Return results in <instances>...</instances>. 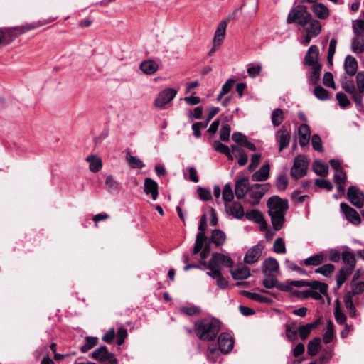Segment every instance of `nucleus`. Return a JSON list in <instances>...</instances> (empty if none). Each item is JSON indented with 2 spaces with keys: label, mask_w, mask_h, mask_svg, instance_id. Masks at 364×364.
Wrapping results in <instances>:
<instances>
[{
  "label": "nucleus",
  "mask_w": 364,
  "mask_h": 364,
  "mask_svg": "<svg viewBox=\"0 0 364 364\" xmlns=\"http://www.w3.org/2000/svg\"><path fill=\"white\" fill-rule=\"evenodd\" d=\"M267 207L273 228L277 231L281 230L285 222L286 212L289 208L288 201L277 196H273L268 199Z\"/></svg>",
  "instance_id": "nucleus-1"
},
{
  "label": "nucleus",
  "mask_w": 364,
  "mask_h": 364,
  "mask_svg": "<svg viewBox=\"0 0 364 364\" xmlns=\"http://www.w3.org/2000/svg\"><path fill=\"white\" fill-rule=\"evenodd\" d=\"M220 329V322L214 318H205L196 321L194 331L198 338L202 341L214 340Z\"/></svg>",
  "instance_id": "nucleus-2"
},
{
  "label": "nucleus",
  "mask_w": 364,
  "mask_h": 364,
  "mask_svg": "<svg viewBox=\"0 0 364 364\" xmlns=\"http://www.w3.org/2000/svg\"><path fill=\"white\" fill-rule=\"evenodd\" d=\"M311 16V14L304 7L297 6L289 14L287 23L289 24L296 23L304 27L308 25Z\"/></svg>",
  "instance_id": "nucleus-3"
},
{
  "label": "nucleus",
  "mask_w": 364,
  "mask_h": 364,
  "mask_svg": "<svg viewBox=\"0 0 364 364\" xmlns=\"http://www.w3.org/2000/svg\"><path fill=\"white\" fill-rule=\"evenodd\" d=\"M35 26L26 25L23 26H18L14 28H7L0 30L1 40L5 43H9L19 35L25 32L35 28Z\"/></svg>",
  "instance_id": "nucleus-4"
},
{
  "label": "nucleus",
  "mask_w": 364,
  "mask_h": 364,
  "mask_svg": "<svg viewBox=\"0 0 364 364\" xmlns=\"http://www.w3.org/2000/svg\"><path fill=\"white\" fill-rule=\"evenodd\" d=\"M308 161L303 155L297 156L291 169V176L295 179L304 177L307 172Z\"/></svg>",
  "instance_id": "nucleus-5"
},
{
  "label": "nucleus",
  "mask_w": 364,
  "mask_h": 364,
  "mask_svg": "<svg viewBox=\"0 0 364 364\" xmlns=\"http://www.w3.org/2000/svg\"><path fill=\"white\" fill-rule=\"evenodd\" d=\"M177 90L173 88H166L161 91L154 102V106L160 109H164L166 105L169 103L176 95Z\"/></svg>",
  "instance_id": "nucleus-6"
},
{
  "label": "nucleus",
  "mask_w": 364,
  "mask_h": 364,
  "mask_svg": "<svg viewBox=\"0 0 364 364\" xmlns=\"http://www.w3.org/2000/svg\"><path fill=\"white\" fill-rule=\"evenodd\" d=\"M308 287H310L311 298L315 300L322 299V295H326L328 285L318 281L310 282Z\"/></svg>",
  "instance_id": "nucleus-7"
},
{
  "label": "nucleus",
  "mask_w": 364,
  "mask_h": 364,
  "mask_svg": "<svg viewBox=\"0 0 364 364\" xmlns=\"http://www.w3.org/2000/svg\"><path fill=\"white\" fill-rule=\"evenodd\" d=\"M348 198L350 203L358 208L364 205V194L355 186H350L348 190Z\"/></svg>",
  "instance_id": "nucleus-8"
},
{
  "label": "nucleus",
  "mask_w": 364,
  "mask_h": 364,
  "mask_svg": "<svg viewBox=\"0 0 364 364\" xmlns=\"http://www.w3.org/2000/svg\"><path fill=\"white\" fill-rule=\"evenodd\" d=\"M218 345L221 353L227 354L233 348L234 341L229 333H223L218 337Z\"/></svg>",
  "instance_id": "nucleus-9"
},
{
  "label": "nucleus",
  "mask_w": 364,
  "mask_h": 364,
  "mask_svg": "<svg viewBox=\"0 0 364 364\" xmlns=\"http://www.w3.org/2000/svg\"><path fill=\"white\" fill-rule=\"evenodd\" d=\"M263 249L264 246H262L260 243L253 246L245 254L244 262L249 264L257 262L262 255Z\"/></svg>",
  "instance_id": "nucleus-10"
},
{
  "label": "nucleus",
  "mask_w": 364,
  "mask_h": 364,
  "mask_svg": "<svg viewBox=\"0 0 364 364\" xmlns=\"http://www.w3.org/2000/svg\"><path fill=\"white\" fill-rule=\"evenodd\" d=\"M340 207L345 213L346 219L354 225H358L361 222L359 213L353 208L345 203H341Z\"/></svg>",
  "instance_id": "nucleus-11"
},
{
  "label": "nucleus",
  "mask_w": 364,
  "mask_h": 364,
  "mask_svg": "<svg viewBox=\"0 0 364 364\" xmlns=\"http://www.w3.org/2000/svg\"><path fill=\"white\" fill-rule=\"evenodd\" d=\"M249 180L247 177H242L235 183V192L237 198L242 199L249 191Z\"/></svg>",
  "instance_id": "nucleus-12"
},
{
  "label": "nucleus",
  "mask_w": 364,
  "mask_h": 364,
  "mask_svg": "<svg viewBox=\"0 0 364 364\" xmlns=\"http://www.w3.org/2000/svg\"><path fill=\"white\" fill-rule=\"evenodd\" d=\"M209 262H213V264H216L218 267H220L221 265H224L227 267H231L234 263L232 259L229 256L220 253L213 254L212 257Z\"/></svg>",
  "instance_id": "nucleus-13"
},
{
  "label": "nucleus",
  "mask_w": 364,
  "mask_h": 364,
  "mask_svg": "<svg viewBox=\"0 0 364 364\" xmlns=\"http://www.w3.org/2000/svg\"><path fill=\"white\" fill-rule=\"evenodd\" d=\"M158 183L150 178H146L144 183V191L146 195L151 194V198L154 200H156L159 192H158Z\"/></svg>",
  "instance_id": "nucleus-14"
},
{
  "label": "nucleus",
  "mask_w": 364,
  "mask_h": 364,
  "mask_svg": "<svg viewBox=\"0 0 364 364\" xmlns=\"http://www.w3.org/2000/svg\"><path fill=\"white\" fill-rule=\"evenodd\" d=\"M276 139L279 145V151H282L289 144L290 134L286 129H281L276 133Z\"/></svg>",
  "instance_id": "nucleus-15"
},
{
  "label": "nucleus",
  "mask_w": 364,
  "mask_h": 364,
  "mask_svg": "<svg viewBox=\"0 0 364 364\" xmlns=\"http://www.w3.org/2000/svg\"><path fill=\"white\" fill-rule=\"evenodd\" d=\"M262 267L264 274L271 276L279 271V263L274 258L269 257L263 262Z\"/></svg>",
  "instance_id": "nucleus-16"
},
{
  "label": "nucleus",
  "mask_w": 364,
  "mask_h": 364,
  "mask_svg": "<svg viewBox=\"0 0 364 364\" xmlns=\"http://www.w3.org/2000/svg\"><path fill=\"white\" fill-rule=\"evenodd\" d=\"M246 218L250 220L259 224L260 230L264 231L267 229V224L264 221L263 215L258 210H252L246 212Z\"/></svg>",
  "instance_id": "nucleus-17"
},
{
  "label": "nucleus",
  "mask_w": 364,
  "mask_h": 364,
  "mask_svg": "<svg viewBox=\"0 0 364 364\" xmlns=\"http://www.w3.org/2000/svg\"><path fill=\"white\" fill-rule=\"evenodd\" d=\"M344 68L348 75L354 76L358 68L356 59L352 55H347L344 61Z\"/></svg>",
  "instance_id": "nucleus-18"
},
{
  "label": "nucleus",
  "mask_w": 364,
  "mask_h": 364,
  "mask_svg": "<svg viewBox=\"0 0 364 364\" xmlns=\"http://www.w3.org/2000/svg\"><path fill=\"white\" fill-rule=\"evenodd\" d=\"M262 185L255 184L252 186L250 193L249 203L253 205H258L264 196V191L261 189Z\"/></svg>",
  "instance_id": "nucleus-19"
},
{
  "label": "nucleus",
  "mask_w": 364,
  "mask_h": 364,
  "mask_svg": "<svg viewBox=\"0 0 364 364\" xmlns=\"http://www.w3.org/2000/svg\"><path fill=\"white\" fill-rule=\"evenodd\" d=\"M306 33L311 34V36H317L319 35L321 31V23L311 17V20L308 23V25L303 27Z\"/></svg>",
  "instance_id": "nucleus-20"
},
{
  "label": "nucleus",
  "mask_w": 364,
  "mask_h": 364,
  "mask_svg": "<svg viewBox=\"0 0 364 364\" xmlns=\"http://www.w3.org/2000/svg\"><path fill=\"white\" fill-rule=\"evenodd\" d=\"M341 259L346 265V269L353 272L356 265V259L354 252L350 251H344L341 254Z\"/></svg>",
  "instance_id": "nucleus-21"
},
{
  "label": "nucleus",
  "mask_w": 364,
  "mask_h": 364,
  "mask_svg": "<svg viewBox=\"0 0 364 364\" xmlns=\"http://www.w3.org/2000/svg\"><path fill=\"white\" fill-rule=\"evenodd\" d=\"M318 48L316 46H311L306 55H305V63L308 65L313 66L316 65H318Z\"/></svg>",
  "instance_id": "nucleus-22"
},
{
  "label": "nucleus",
  "mask_w": 364,
  "mask_h": 364,
  "mask_svg": "<svg viewBox=\"0 0 364 364\" xmlns=\"http://www.w3.org/2000/svg\"><path fill=\"white\" fill-rule=\"evenodd\" d=\"M85 161L89 163V169L92 173H97L102 168V161L96 155L87 156Z\"/></svg>",
  "instance_id": "nucleus-23"
},
{
  "label": "nucleus",
  "mask_w": 364,
  "mask_h": 364,
  "mask_svg": "<svg viewBox=\"0 0 364 364\" xmlns=\"http://www.w3.org/2000/svg\"><path fill=\"white\" fill-rule=\"evenodd\" d=\"M351 50L357 55L364 53V35L355 36L352 39Z\"/></svg>",
  "instance_id": "nucleus-24"
},
{
  "label": "nucleus",
  "mask_w": 364,
  "mask_h": 364,
  "mask_svg": "<svg viewBox=\"0 0 364 364\" xmlns=\"http://www.w3.org/2000/svg\"><path fill=\"white\" fill-rule=\"evenodd\" d=\"M311 9L319 19H326L329 16V10L323 4L316 2L313 4Z\"/></svg>",
  "instance_id": "nucleus-25"
},
{
  "label": "nucleus",
  "mask_w": 364,
  "mask_h": 364,
  "mask_svg": "<svg viewBox=\"0 0 364 364\" xmlns=\"http://www.w3.org/2000/svg\"><path fill=\"white\" fill-rule=\"evenodd\" d=\"M140 69L146 75H152L159 70V65L152 60H146L141 63Z\"/></svg>",
  "instance_id": "nucleus-26"
},
{
  "label": "nucleus",
  "mask_w": 364,
  "mask_h": 364,
  "mask_svg": "<svg viewBox=\"0 0 364 364\" xmlns=\"http://www.w3.org/2000/svg\"><path fill=\"white\" fill-rule=\"evenodd\" d=\"M310 128L306 124H301L299 128V144L304 146L308 144L310 139Z\"/></svg>",
  "instance_id": "nucleus-27"
},
{
  "label": "nucleus",
  "mask_w": 364,
  "mask_h": 364,
  "mask_svg": "<svg viewBox=\"0 0 364 364\" xmlns=\"http://www.w3.org/2000/svg\"><path fill=\"white\" fill-rule=\"evenodd\" d=\"M270 167L269 164L263 165L252 176L254 181H264L269 178Z\"/></svg>",
  "instance_id": "nucleus-28"
},
{
  "label": "nucleus",
  "mask_w": 364,
  "mask_h": 364,
  "mask_svg": "<svg viewBox=\"0 0 364 364\" xmlns=\"http://www.w3.org/2000/svg\"><path fill=\"white\" fill-rule=\"evenodd\" d=\"M227 28V23L225 21H222L218 24L217 29L215 33L213 43H215L216 44H222L225 36V31Z\"/></svg>",
  "instance_id": "nucleus-29"
},
{
  "label": "nucleus",
  "mask_w": 364,
  "mask_h": 364,
  "mask_svg": "<svg viewBox=\"0 0 364 364\" xmlns=\"http://www.w3.org/2000/svg\"><path fill=\"white\" fill-rule=\"evenodd\" d=\"M326 260V255L323 253L320 252L304 259V264L306 266H318L322 264Z\"/></svg>",
  "instance_id": "nucleus-30"
},
{
  "label": "nucleus",
  "mask_w": 364,
  "mask_h": 364,
  "mask_svg": "<svg viewBox=\"0 0 364 364\" xmlns=\"http://www.w3.org/2000/svg\"><path fill=\"white\" fill-rule=\"evenodd\" d=\"M334 180L337 185L338 190L341 193L344 192L346 174L343 169L338 170L334 173Z\"/></svg>",
  "instance_id": "nucleus-31"
},
{
  "label": "nucleus",
  "mask_w": 364,
  "mask_h": 364,
  "mask_svg": "<svg viewBox=\"0 0 364 364\" xmlns=\"http://www.w3.org/2000/svg\"><path fill=\"white\" fill-rule=\"evenodd\" d=\"M321 340L318 337H316L309 341L307 346V353L311 356L316 355L321 348Z\"/></svg>",
  "instance_id": "nucleus-32"
},
{
  "label": "nucleus",
  "mask_w": 364,
  "mask_h": 364,
  "mask_svg": "<svg viewBox=\"0 0 364 364\" xmlns=\"http://www.w3.org/2000/svg\"><path fill=\"white\" fill-rule=\"evenodd\" d=\"M226 240V235L224 232H223L220 230L215 229L213 231L212 235H211V241L216 245V246H221L223 245Z\"/></svg>",
  "instance_id": "nucleus-33"
},
{
  "label": "nucleus",
  "mask_w": 364,
  "mask_h": 364,
  "mask_svg": "<svg viewBox=\"0 0 364 364\" xmlns=\"http://www.w3.org/2000/svg\"><path fill=\"white\" fill-rule=\"evenodd\" d=\"M341 83L343 89L349 94L354 93L356 90L353 80L346 75L341 77Z\"/></svg>",
  "instance_id": "nucleus-34"
},
{
  "label": "nucleus",
  "mask_w": 364,
  "mask_h": 364,
  "mask_svg": "<svg viewBox=\"0 0 364 364\" xmlns=\"http://www.w3.org/2000/svg\"><path fill=\"white\" fill-rule=\"evenodd\" d=\"M231 274L235 279H245L250 276V270L247 267H242L241 268L231 271Z\"/></svg>",
  "instance_id": "nucleus-35"
},
{
  "label": "nucleus",
  "mask_w": 364,
  "mask_h": 364,
  "mask_svg": "<svg viewBox=\"0 0 364 364\" xmlns=\"http://www.w3.org/2000/svg\"><path fill=\"white\" fill-rule=\"evenodd\" d=\"M313 169L314 172L321 176H326L328 172V166L327 164L321 161H316L313 164Z\"/></svg>",
  "instance_id": "nucleus-36"
},
{
  "label": "nucleus",
  "mask_w": 364,
  "mask_h": 364,
  "mask_svg": "<svg viewBox=\"0 0 364 364\" xmlns=\"http://www.w3.org/2000/svg\"><path fill=\"white\" fill-rule=\"evenodd\" d=\"M229 211L237 218H242L245 215L242 205L237 202H235L229 207Z\"/></svg>",
  "instance_id": "nucleus-37"
},
{
  "label": "nucleus",
  "mask_w": 364,
  "mask_h": 364,
  "mask_svg": "<svg viewBox=\"0 0 364 364\" xmlns=\"http://www.w3.org/2000/svg\"><path fill=\"white\" fill-rule=\"evenodd\" d=\"M284 119V112L281 109L273 110L272 114V122L274 127H279Z\"/></svg>",
  "instance_id": "nucleus-38"
},
{
  "label": "nucleus",
  "mask_w": 364,
  "mask_h": 364,
  "mask_svg": "<svg viewBox=\"0 0 364 364\" xmlns=\"http://www.w3.org/2000/svg\"><path fill=\"white\" fill-rule=\"evenodd\" d=\"M98 341L97 337L87 336L85 338V343L80 347V350L82 353H86L89 350L95 347Z\"/></svg>",
  "instance_id": "nucleus-39"
},
{
  "label": "nucleus",
  "mask_w": 364,
  "mask_h": 364,
  "mask_svg": "<svg viewBox=\"0 0 364 364\" xmlns=\"http://www.w3.org/2000/svg\"><path fill=\"white\" fill-rule=\"evenodd\" d=\"M126 159L132 168H142L145 166V164L140 159L130 155L129 153L127 154Z\"/></svg>",
  "instance_id": "nucleus-40"
},
{
  "label": "nucleus",
  "mask_w": 364,
  "mask_h": 364,
  "mask_svg": "<svg viewBox=\"0 0 364 364\" xmlns=\"http://www.w3.org/2000/svg\"><path fill=\"white\" fill-rule=\"evenodd\" d=\"M204 232H198L196 235L195 246L193 250L194 255L198 254L203 248V243L206 240Z\"/></svg>",
  "instance_id": "nucleus-41"
},
{
  "label": "nucleus",
  "mask_w": 364,
  "mask_h": 364,
  "mask_svg": "<svg viewBox=\"0 0 364 364\" xmlns=\"http://www.w3.org/2000/svg\"><path fill=\"white\" fill-rule=\"evenodd\" d=\"M334 338V329H333V323L328 321L327 322L326 331L323 334V341L326 343H331Z\"/></svg>",
  "instance_id": "nucleus-42"
},
{
  "label": "nucleus",
  "mask_w": 364,
  "mask_h": 364,
  "mask_svg": "<svg viewBox=\"0 0 364 364\" xmlns=\"http://www.w3.org/2000/svg\"><path fill=\"white\" fill-rule=\"evenodd\" d=\"M352 273L353 272L350 270L344 267L341 268L336 277L338 287H340Z\"/></svg>",
  "instance_id": "nucleus-43"
},
{
  "label": "nucleus",
  "mask_w": 364,
  "mask_h": 364,
  "mask_svg": "<svg viewBox=\"0 0 364 364\" xmlns=\"http://www.w3.org/2000/svg\"><path fill=\"white\" fill-rule=\"evenodd\" d=\"M321 65L320 64L311 66L309 79L311 83L316 84L320 79Z\"/></svg>",
  "instance_id": "nucleus-44"
},
{
  "label": "nucleus",
  "mask_w": 364,
  "mask_h": 364,
  "mask_svg": "<svg viewBox=\"0 0 364 364\" xmlns=\"http://www.w3.org/2000/svg\"><path fill=\"white\" fill-rule=\"evenodd\" d=\"M119 187V183L111 175L107 176L105 182V189L108 192L117 190Z\"/></svg>",
  "instance_id": "nucleus-45"
},
{
  "label": "nucleus",
  "mask_w": 364,
  "mask_h": 364,
  "mask_svg": "<svg viewBox=\"0 0 364 364\" xmlns=\"http://www.w3.org/2000/svg\"><path fill=\"white\" fill-rule=\"evenodd\" d=\"M243 294L247 297L248 299L260 302V303H268L270 301V299L267 297H265L262 295H260L257 293L244 291Z\"/></svg>",
  "instance_id": "nucleus-46"
},
{
  "label": "nucleus",
  "mask_w": 364,
  "mask_h": 364,
  "mask_svg": "<svg viewBox=\"0 0 364 364\" xmlns=\"http://www.w3.org/2000/svg\"><path fill=\"white\" fill-rule=\"evenodd\" d=\"M273 250L277 254H284L287 251L284 240L282 237L275 240L273 245Z\"/></svg>",
  "instance_id": "nucleus-47"
},
{
  "label": "nucleus",
  "mask_w": 364,
  "mask_h": 364,
  "mask_svg": "<svg viewBox=\"0 0 364 364\" xmlns=\"http://www.w3.org/2000/svg\"><path fill=\"white\" fill-rule=\"evenodd\" d=\"M335 270V267L331 264H326L315 269L316 273H319L323 276H330Z\"/></svg>",
  "instance_id": "nucleus-48"
},
{
  "label": "nucleus",
  "mask_w": 364,
  "mask_h": 364,
  "mask_svg": "<svg viewBox=\"0 0 364 364\" xmlns=\"http://www.w3.org/2000/svg\"><path fill=\"white\" fill-rule=\"evenodd\" d=\"M234 198L232 187L230 183L225 185L223 191V199L225 202H231Z\"/></svg>",
  "instance_id": "nucleus-49"
},
{
  "label": "nucleus",
  "mask_w": 364,
  "mask_h": 364,
  "mask_svg": "<svg viewBox=\"0 0 364 364\" xmlns=\"http://www.w3.org/2000/svg\"><path fill=\"white\" fill-rule=\"evenodd\" d=\"M231 127L229 124H223L220 131V139L223 141H228L230 140Z\"/></svg>",
  "instance_id": "nucleus-50"
},
{
  "label": "nucleus",
  "mask_w": 364,
  "mask_h": 364,
  "mask_svg": "<svg viewBox=\"0 0 364 364\" xmlns=\"http://www.w3.org/2000/svg\"><path fill=\"white\" fill-rule=\"evenodd\" d=\"M289 184V180L286 175H280L276 180V186L279 191H284Z\"/></svg>",
  "instance_id": "nucleus-51"
},
{
  "label": "nucleus",
  "mask_w": 364,
  "mask_h": 364,
  "mask_svg": "<svg viewBox=\"0 0 364 364\" xmlns=\"http://www.w3.org/2000/svg\"><path fill=\"white\" fill-rule=\"evenodd\" d=\"M312 329L308 324L300 326L298 328V334L300 338L305 341L310 335Z\"/></svg>",
  "instance_id": "nucleus-52"
},
{
  "label": "nucleus",
  "mask_w": 364,
  "mask_h": 364,
  "mask_svg": "<svg viewBox=\"0 0 364 364\" xmlns=\"http://www.w3.org/2000/svg\"><path fill=\"white\" fill-rule=\"evenodd\" d=\"M314 93L315 96L321 100H326L329 97L328 92L321 86H316Z\"/></svg>",
  "instance_id": "nucleus-53"
},
{
  "label": "nucleus",
  "mask_w": 364,
  "mask_h": 364,
  "mask_svg": "<svg viewBox=\"0 0 364 364\" xmlns=\"http://www.w3.org/2000/svg\"><path fill=\"white\" fill-rule=\"evenodd\" d=\"M298 330L294 328L293 324L286 325V336L290 341H294L297 338Z\"/></svg>",
  "instance_id": "nucleus-54"
},
{
  "label": "nucleus",
  "mask_w": 364,
  "mask_h": 364,
  "mask_svg": "<svg viewBox=\"0 0 364 364\" xmlns=\"http://www.w3.org/2000/svg\"><path fill=\"white\" fill-rule=\"evenodd\" d=\"M208 268L211 272H207V274L213 278L218 279L221 275V267L213 264V262H208Z\"/></svg>",
  "instance_id": "nucleus-55"
},
{
  "label": "nucleus",
  "mask_w": 364,
  "mask_h": 364,
  "mask_svg": "<svg viewBox=\"0 0 364 364\" xmlns=\"http://www.w3.org/2000/svg\"><path fill=\"white\" fill-rule=\"evenodd\" d=\"M351 294L359 295L364 291V282H352L351 284Z\"/></svg>",
  "instance_id": "nucleus-56"
},
{
  "label": "nucleus",
  "mask_w": 364,
  "mask_h": 364,
  "mask_svg": "<svg viewBox=\"0 0 364 364\" xmlns=\"http://www.w3.org/2000/svg\"><path fill=\"white\" fill-rule=\"evenodd\" d=\"M323 83L326 87L336 89L333 74L330 72L325 73L323 78Z\"/></svg>",
  "instance_id": "nucleus-57"
},
{
  "label": "nucleus",
  "mask_w": 364,
  "mask_h": 364,
  "mask_svg": "<svg viewBox=\"0 0 364 364\" xmlns=\"http://www.w3.org/2000/svg\"><path fill=\"white\" fill-rule=\"evenodd\" d=\"M311 144L314 149L322 152L323 151L321 137L318 134H314L311 137Z\"/></svg>",
  "instance_id": "nucleus-58"
},
{
  "label": "nucleus",
  "mask_w": 364,
  "mask_h": 364,
  "mask_svg": "<svg viewBox=\"0 0 364 364\" xmlns=\"http://www.w3.org/2000/svg\"><path fill=\"white\" fill-rule=\"evenodd\" d=\"M353 30L355 36H358L359 35H363L364 32V21L363 20H357L353 26Z\"/></svg>",
  "instance_id": "nucleus-59"
},
{
  "label": "nucleus",
  "mask_w": 364,
  "mask_h": 364,
  "mask_svg": "<svg viewBox=\"0 0 364 364\" xmlns=\"http://www.w3.org/2000/svg\"><path fill=\"white\" fill-rule=\"evenodd\" d=\"M338 104L342 107H346L350 105V101L346 94L343 92H338L336 95Z\"/></svg>",
  "instance_id": "nucleus-60"
},
{
  "label": "nucleus",
  "mask_w": 364,
  "mask_h": 364,
  "mask_svg": "<svg viewBox=\"0 0 364 364\" xmlns=\"http://www.w3.org/2000/svg\"><path fill=\"white\" fill-rule=\"evenodd\" d=\"M262 70V65L260 64H257L256 65L250 66L247 69L248 75L250 77H256L260 74Z\"/></svg>",
  "instance_id": "nucleus-61"
},
{
  "label": "nucleus",
  "mask_w": 364,
  "mask_h": 364,
  "mask_svg": "<svg viewBox=\"0 0 364 364\" xmlns=\"http://www.w3.org/2000/svg\"><path fill=\"white\" fill-rule=\"evenodd\" d=\"M127 337V331L124 328H119L117 333V343L119 346L124 343L125 338Z\"/></svg>",
  "instance_id": "nucleus-62"
},
{
  "label": "nucleus",
  "mask_w": 364,
  "mask_h": 364,
  "mask_svg": "<svg viewBox=\"0 0 364 364\" xmlns=\"http://www.w3.org/2000/svg\"><path fill=\"white\" fill-rule=\"evenodd\" d=\"M198 193L200 199L203 201H208L212 198L210 191L203 188H198Z\"/></svg>",
  "instance_id": "nucleus-63"
},
{
  "label": "nucleus",
  "mask_w": 364,
  "mask_h": 364,
  "mask_svg": "<svg viewBox=\"0 0 364 364\" xmlns=\"http://www.w3.org/2000/svg\"><path fill=\"white\" fill-rule=\"evenodd\" d=\"M356 82L359 92L364 94V72H360L358 73Z\"/></svg>",
  "instance_id": "nucleus-64"
}]
</instances>
